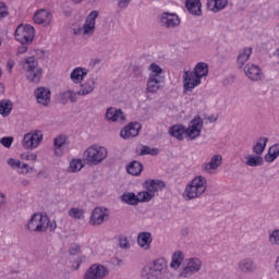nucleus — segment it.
Returning a JSON list of instances; mask_svg holds the SVG:
<instances>
[{
	"mask_svg": "<svg viewBox=\"0 0 279 279\" xmlns=\"http://www.w3.org/2000/svg\"><path fill=\"white\" fill-rule=\"evenodd\" d=\"M130 1H132V0H117L118 8H120L121 10H125V8H128V5H130Z\"/></svg>",
	"mask_w": 279,
	"mask_h": 279,
	"instance_id": "55",
	"label": "nucleus"
},
{
	"mask_svg": "<svg viewBox=\"0 0 279 279\" xmlns=\"http://www.w3.org/2000/svg\"><path fill=\"white\" fill-rule=\"evenodd\" d=\"M204 129V120L202 117L196 116L189 123V128H185L186 136L190 141H195L198 136H202V130Z\"/></svg>",
	"mask_w": 279,
	"mask_h": 279,
	"instance_id": "7",
	"label": "nucleus"
},
{
	"mask_svg": "<svg viewBox=\"0 0 279 279\" xmlns=\"http://www.w3.org/2000/svg\"><path fill=\"white\" fill-rule=\"evenodd\" d=\"M184 260V253L177 251L172 254V260L170 263L171 269H180L182 262Z\"/></svg>",
	"mask_w": 279,
	"mask_h": 279,
	"instance_id": "33",
	"label": "nucleus"
},
{
	"mask_svg": "<svg viewBox=\"0 0 279 279\" xmlns=\"http://www.w3.org/2000/svg\"><path fill=\"white\" fill-rule=\"evenodd\" d=\"M119 245L122 250H130V241H128V236L119 235Z\"/></svg>",
	"mask_w": 279,
	"mask_h": 279,
	"instance_id": "46",
	"label": "nucleus"
},
{
	"mask_svg": "<svg viewBox=\"0 0 279 279\" xmlns=\"http://www.w3.org/2000/svg\"><path fill=\"white\" fill-rule=\"evenodd\" d=\"M86 75H88V70L84 69V68H75L70 77L72 80V82H74V84H82V82H84V77H86Z\"/></svg>",
	"mask_w": 279,
	"mask_h": 279,
	"instance_id": "25",
	"label": "nucleus"
},
{
	"mask_svg": "<svg viewBox=\"0 0 279 279\" xmlns=\"http://www.w3.org/2000/svg\"><path fill=\"white\" fill-rule=\"evenodd\" d=\"M20 169H22V172L27 174L29 173V169L32 170L33 168H29V166L27 163H20Z\"/></svg>",
	"mask_w": 279,
	"mask_h": 279,
	"instance_id": "57",
	"label": "nucleus"
},
{
	"mask_svg": "<svg viewBox=\"0 0 279 279\" xmlns=\"http://www.w3.org/2000/svg\"><path fill=\"white\" fill-rule=\"evenodd\" d=\"M187 267L194 270V272L199 271V269H202V260H199V258H191L187 262Z\"/></svg>",
	"mask_w": 279,
	"mask_h": 279,
	"instance_id": "43",
	"label": "nucleus"
},
{
	"mask_svg": "<svg viewBox=\"0 0 279 279\" xmlns=\"http://www.w3.org/2000/svg\"><path fill=\"white\" fill-rule=\"evenodd\" d=\"M47 221H48L47 214H40V213L34 214L28 220L26 228L31 232H38V233L47 232Z\"/></svg>",
	"mask_w": 279,
	"mask_h": 279,
	"instance_id": "6",
	"label": "nucleus"
},
{
	"mask_svg": "<svg viewBox=\"0 0 279 279\" xmlns=\"http://www.w3.org/2000/svg\"><path fill=\"white\" fill-rule=\"evenodd\" d=\"M206 119L207 121H209V123H215L217 122L218 117H215L214 114H211V116H208Z\"/></svg>",
	"mask_w": 279,
	"mask_h": 279,
	"instance_id": "59",
	"label": "nucleus"
},
{
	"mask_svg": "<svg viewBox=\"0 0 279 279\" xmlns=\"http://www.w3.org/2000/svg\"><path fill=\"white\" fill-rule=\"evenodd\" d=\"M69 252L71 256H77V254L82 252V247L80 246V244H72Z\"/></svg>",
	"mask_w": 279,
	"mask_h": 279,
	"instance_id": "49",
	"label": "nucleus"
},
{
	"mask_svg": "<svg viewBox=\"0 0 279 279\" xmlns=\"http://www.w3.org/2000/svg\"><path fill=\"white\" fill-rule=\"evenodd\" d=\"M84 169V163L82 159H72L69 167L70 173H77V171H82Z\"/></svg>",
	"mask_w": 279,
	"mask_h": 279,
	"instance_id": "39",
	"label": "nucleus"
},
{
	"mask_svg": "<svg viewBox=\"0 0 279 279\" xmlns=\"http://www.w3.org/2000/svg\"><path fill=\"white\" fill-rule=\"evenodd\" d=\"M252 48H244L242 52L238 56V66L239 69H243L245 62L250 60V56H252Z\"/></svg>",
	"mask_w": 279,
	"mask_h": 279,
	"instance_id": "34",
	"label": "nucleus"
},
{
	"mask_svg": "<svg viewBox=\"0 0 279 279\" xmlns=\"http://www.w3.org/2000/svg\"><path fill=\"white\" fill-rule=\"evenodd\" d=\"M106 119L116 123V121H125V114H123V110L110 107L107 109Z\"/></svg>",
	"mask_w": 279,
	"mask_h": 279,
	"instance_id": "20",
	"label": "nucleus"
},
{
	"mask_svg": "<svg viewBox=\"0 0 279 279\" xmlns=\"http://www.w3.org/2000/svg\"><path fill=\"white\" fill-rule=\"evenodd\" d=\"M165 86V78H158L156 76H149L147 81V92L158 93L160 88Z\"/></svg>",
	"mask_w": 279,
	"mask_h": 279,
	"instance_id": "22",
	"label": "nucleus"
},
{
	"mask_svg": "<svg viewBox=\"0 0 279 279\" xmlns=\"http://www.w3.org/2000/svg\"><path fill=\"white\" fill-rule=\"evenodd\" d=\"M167 269H169V263L165 257H159L143 268L142 277L145 279H162Z\"/></svg>",
	"mask_w": 279,
	"mask_h": 279,
	"instance_id": "1",
	"label": "nucleus"
},
{
	"mask_svg": "<svg viewBox=\"0 0 279 279\" xmlns=\"http://www.w3.org/2000/svg\"><path fill=\"white\" fill-rule=\"evenodd\" d=\"M194 75H196L199 80H202L203 77H206V75H208V64L205 62H198L195 68L194 71H192Z\"/></svg>",
	"mask_w": 279,
	"mask_h": 279,
	"instance_id": "31",
	"label": "nucleus"
},
{
	"mask_svg": "<svg viewBox=\"0 0 279 279\" xmlns=\"http://www.w3.org/2000/svg\"><path fill=\"white\" fill-rule=\"evenodd\" d=\"M1 206H5V195L0 193V208Z\"/></svg>",
	"mask_w": 279,
	"mask_h": 279,
	"instance_id": "60",
	"label": "nucleus"
},
{
	"mask_svg": "<svg viewBox=\"0 0 279 279\" xmlns=\"http://www.w3.org/2000/svg\"><path fill=\"white\" fill-rule=\"evenodd\" d=\"M7 66H8L9 71H12V69H14V61L9 60V61L7 62Z\"/></svg>",
	"mask_w": 279,
	"mask_h": 279,
	"instance_id": "61",
	"label": "nucleus"
},
{
	"mask_svg": "<svg viewBox=\"0 0 279 279\" xmlns=\"http://www.w3.org/2000/svg\"><path fill=\"white\" fill-rule=\"evenodd\" d=\"M84 209H80L77 207H72L69 209V216L72 219H84Z\"/></svg>",
	"mask_w": 279,
	"mask_h": 279,
	"instance_id": "41",
	"label": "nucleus"
},
{
	"mask_svg": "<svg viewBox=\"0 0 279 279\" xmlns=\"http://www.w3.org/2000/svg\"><path fill=\"white\" fill-rule=\"evenodd\" d=\"M246 167H263L265 159L260 155L252 154L244 157Z\"/></svg>",
	"mask_w": 279,
	"mask_h": 279,
	"instance_id": "24",
	"label": "nucleus"
},
{
	"mask_svg": "<svg viewBox=\"0 0 279 279\" xmlns=\"http://www.w3.org/2000/svg\"><path fill=\"white\" fill-rule=\"evenodd\" d=\"M149 70V77L165 78V76H162L163 70L157 63H151Z\"/></svg>",
	"mask_w": 279,
	"mask_h": 279,
	"instance_id": "38",
	"label": "nucleus"
},
{
	"mask_svg": "<svg viewBox=\"0 0 279 279\" xmlns=\"http://www.w3.org/2000/svg\"><path fill=\"white\" fill-rule=\"evenodd\" d=\"M142 125L140 122H131L126 125L121 132V138H134V136H138V132H141Z\"/></svg>",
	"mask_w": 279,
	"mask_h": 279,
	"instance_id": "16",
	"label": "nucleus"
},
{
	"mask_svg": "<svg viewBox=\"0 0 279 279\" xmlns=\"http://www.w3.org/2000/svg\"><path fill=\"white\" fill-rule=\"evenodd\" d=\"M160 25L166 29H173L180 25V16L175 13L163 12L160 15Z\"/></svg>",
	"mask_w": 279,
	"mask_h": 279,
	"instance_id": "11",
	"label": "nucleus"
},
{
	"mask_svg": "<svg viewBox=\"0 0 279 279\" xmlns=\"http://www.w3.org/2000/svg\"><path fill=\"white\" fill-rule=\"evenodd\" d=\"M202 84V80L194 74L193 71H184L183 74V93H191L193 88L199 86Z\"/></svg>",
	"mask_w": 279,
	"mask_h": 279,
	"instance_id": "9",
	"label": "nucleus"
},
{
	"mask_svg": "<svg viewBox=\"0 0 279 279\" xmlns=\"http://www.w3.org/2000/svg\"><path fill=\"white\" fill-rule=\"evenodd\" d=\"M0 77H1V68H0ZM5 93V87H3V84L0 83V95H3Z\"/></svg>",
	"mask_w": 279,
	"mask_h": 279,
	"instance_id": "62",
	"label": "nucleus"
},
{
	"mask_svg": "<svg viewBox=\"0 0 279 279\" xmlns=\"http://www.w3.org/2000/svg\"><path fill=\"white\" fill-rule=\"evenodd\" d=\"M207 10H210L211 12H218L217 10V0H207Z\"/></svg>",
	"mask_w": 279,
	"mask_h": 279,
	"instance_id": "53",
	"label": "nucleus"
},
{
	"mask_svg": "<svg viewBox=\"0 0 279 279\" xmlns=\"http://www.w3.org/2000/svg\"><path fill=\"white\" fill-rule=\"evenodd\" d=\"M126 171L130 175H141L143 173V163L134 160L126 166Z\"/></svg>",
	"mask_w": 279,
	"mask_h": 279,
	"instance_id": "30",
	"label": "nucleus"
},
{
	"mask_svg": "<svg viewBox=\"0 0 279 279\" xmlns=\"http://www.w3.org/2000/svg\"><path fill=\"white\" fill-rule=\"evenodd\" d=\"M244 73L246 75V77H248V80H251L252 82H260V80H263L264 74H263V70L253 63H247L244 66Z\"/></svg>",
	"mask_w": 279,
	"mask_h": 279,
	"instance_id": "14",
	"label": "nucleus"
},
{
	"mask_svg": "<svg viewBox=\"0 0 279 279\" xmlns=\"http://www.w3.org/2000/svg\"><path fill=\"white\" fill-rule=\"evenodd\" d=\"M35 97L38 104L41 106H47L51 104V90L46 87H38L35 90Z\"/></svg>",
	"mask_w": 279,
	"mask_h": 279,
	"instance_id": "18",
	"label": "nucleus"
},
{
	"mask_svg": "<svg viewBox=\"0 0 279 279\" xmlns=\"http://www.w3.org/2000/svg\"><path fill=\"white\" fill-rule=\"evenodd\" d=\"M193 274H195V271L193 269H191L187 265L181 271L182 278H191V276H193Z\"/></svg>",
	"mask_w": 279,
	"mask_h": 279,
	"instance_id": "50",
	"label": "nucleus"
},
{
	"mask_svg": "<svg viewBox=\"0 0 279 279\" xmlns=\"http://www.w3.org/2000/svg\"><path fill=\"white\" fill-rule=\"evenodd\" d=\"M108 276V268L104 265L94 264L85 272L84 279H105Z\"/></svg>",
	"mask_w": 279,
	"mask_h": 279,
	"instance_id": "10",
	"label": "nucleus"
},
{
	"mask_svg": "<svg viewBox=\"0 0 279 279\" xmlns=\"http://www.w3.org/2000/svg\"><path fill=\"white\" fill-rule=\"evenodd\" d=\"M138 204H145L154 199V194L149 191H143L137 194Z\"/></svg>",
	"mask_w": 279,
	"mask_h": 279,
	"instance_id": "40",
	"label": "nucleus"
},
{
	"mask_svg": "<svg viewBox=\"0 0 279 279\" xmlns=\"http://www.w3.org/2000/svg\"><path fill=\"white\" fill-rule=\"evenodd\" d=\"M121 202L129 206H138V196L134 192H126L121 195Z\"/></svg>",
	"mask_w": 279,
	"mask_h": 279,
	"instance_id": "28",
	"label": "nucleus"
},
{
	"mask_svg": "<svg viewBox=\"0 0 279 279\" xmlns=\"http://www.w3.org/2000/svg\"><path fill=\"white\" fill-rule=\"evenodd\" d=\"M108 158V149L101 146H90L83 153V160L87 165L97 166L99 162H104Z\"/></svg>",
	"mask_w": 279,
	"mask_h": 279,
	"instance_id": "4",
	"label": "nucleus"
},
{
	"mask_svg": "<svg viewBox=\"0 0 279 279\" xmlns=\"http://www.w3.org/2000/svg\"><path fill=\"white\" fill-rule=\"evenodd\" d=\"M169 134L178 141H184V134L186 136V126L183 124H175L170 128Z\"/></svg>",
	"mask_w": 279,
	"mask_h": 279,
	"instance_id": "26",
	"label": "nucleus"
},
{
	"mask_svg": "<svg viewBox=\"0 0 279 279\" xmlns=\"http://www.w3.org/2000/svg\"><path fill=\"white\" fill-rule=\"evenodd\" d=\"M269 243H271V245H279V229L274 230L269 234Z\"/></svg>",
	"mask_w": 279,
	"mask_h": 279,
	"instance_id": "45",
	"label": "nucleus"
},
{
	"mask_svg": "<svg viewBox=\"0 0 279 279\" xmlns=\"http://www.w3.org/2000/svg\"><path fill=\"white\" fill-rule=\"evenodd\" d=\"M10 12H8V7L5 5V2H0V21H3V19L8 17Z\"/></svg>",
	"mask_w": 279,
	"mask_h": 279,
	"instance_id": "48",
	"label": "nucleus"
},
{
	"mask_svg": "<svg viewBox=\"0 0 279 279\" xmlns=\"http://www.w3.org/2000/svg\"><path fill=\"white\" fill-rule=\"evenodd\" d=\"M279 156V144L272 145L265 155L266 162H274Z\"/></svg>",
	"mask_w": 279,
	"mask_h": 279,
	"instance_id": "35",
	"label": "nucleus"
},
{
	"mask_svg": "<svg viewBox=\"0 0 279 279\" xmlns=\"http://www.w3.org/2000/svg\"><path fill=\"white\" fill-rule=\"evenodd\" d=\"M208 180L204 175L195 177L185 187L184 197L186 201L197 199L206 193Z\"/></svg>",
	"mask_w": 279,
	"mask_h": 279,
	"instance_id": "2",
	"label": "nucleus"
},
{
	"mask_svg": "<svg viewBox=\"0 0 279 279\" xmlns=\"http://www.w3.org/2000/svg\"><path fill=\"white\" fill-rule=\"evenodd\" d=\"M8 165L12 167V169H21V160L19 159L10 158Z\"/></svg>",
	"mask_w": 279,
	"mask_h": 279,
	"instance_id": "52",
	"label": "nucleus"
},
{
	"mask_svg": "<svg viewBox=\"0 0 279 279\" xmlns=\"http://www.w3.org/2000/svg\"><path fill=\"white\" fill-rule=\"evenodd\" d=\"M81 264H82V260H77L76 266H73L74 271H77V269H80Z\"/></svg>",
	"mask_w": 279,
	"mask_h": 279,
	"instance_id": "63",
	"label": "nucleus"
},
{
	"mask_svg": "<svg viewBox=\"0 0 279 279\" xmlns=\"http://www.w3.org/2000/svg\"><path fill=\"white\" fill-rule=\"evenodd\" d=\"M25 160H31L32 162H36V160H38V156H36L35 154H29V155H25Z\"/></svg>",
	"mask_w": 279,
	"mask_h": 279,
	"instance_id": "58",
	"label": "nucleus"
},
{
	"mask_svg": "<svg viewBox=\"0 0 279 279\" xmlns=\"http://www.w3.org/2000/svg\"><path fill=\"white\" fill-rule=\"evenodd\" d=\"M238 269L242 274H254L256 271V263L250 257L243 258L238 263Z\"/></svg>",
	"mask_w": 279,
	"mask_h": 279,
	"instance_id": "19",
	"label": "nucleus"
},
{
	"mask_svg": "<svg viewBox=\"0 0 279 279\" xmlns=\"http://www.w3.org/2000/svg\"><path fill=\"white\" fill-rule=\"evenodd\" d=\"M267 143H269V138L260 137L259 141L253 146V154L263 156V153L267 147Z\"/></svg>",
	"mask_w": 279,
	"mask_h": 279,
	"instance_id": "32",
	"label": "nucleus"
},
{
	"mask_svg": "<svg viewBox=\"0 0 279 279\" xmlns=\"http://www.w3.org/2000/svg\"><path fill=\"white\" fill-rule=\"evenodd\" d=\"M0 143L3 147H5L7 149H10L12 147V143H14V137L9 136V137H2L0 140Z\"/></svg>",
	"mask_w": 279,
	"mask_h": 279,
	"instance_id": "47",
	"label": "nucleus"
},
{
	"mask_svg": "<svg viewBox=\"0 0 279 279\" xmlns=\"http://www.w3.org/2000/svg\"><path fill=\"white\" fill-rule=\"evenodd\" d=\"M185 8L193 16H202V0H186Z\"/></svg>",
	"mask_w": 279,
	"mask_h": 279,
	"instance_id": "21",
	"label": "nucleus"
},
{
	"mask_svg": "<svg viewBox=\"0 0 279 279\" xmlns=\"http://www.w3.org/2000/svg\"><path fill=\"white\" fill-rule=\"evenodd\" d=\"M144 186L146 191H149L154 195V197H156V193H158V191L167 189V184L165 183V181L154 179L146 180L144 182Z\"/></svg>",
	"mask_w": 279,
	"mask_h": 279,
	"instance_id": "17",
	"label": "nucleus"
},
{
	"mask_svg": "<svg viewBox=\"0 0 279 279\" xmlns=\"http://www.w3.org/2000/svg\"><path fill=\"white\" fill-rule=\"evenodd\" d=\"M228 5V0H216V8L218 12H221Z\"/></svg>",
	"mask_w": 279,
	"mask_h": 279,
	"instance_id": "54",
	"label": "nucleus"
},
{
	"mask_svg": "<svg viewBox=\"0 0 279 279\" xmlns=\"http://www.w3.org/2000/svg\"><path fill=\"white\" fill-rule=\"evenodd\" d=\"M56 228H58V225L56 223V220H50L48 217V221L46 225V230H49V232H56Z\"/></svg>",
	"mask_w": 279,
	"mask_h": 279,
	"instance_id": "51",
	"label": "nucleus"
},
{
	"mask_svg": "<svg viewBox=\"0 0 279 279\" xmlns=\"http://www.w3.org/2000/svg\"><path fill=\"white\" fill-rule=\"evenodd\" d=\"M160 150L158 148H149V146H142L140 156H158Z\"/></svg>",
	"mask_w": 279,
	"mask_h": 279,
	"instance_id": "42",
	"label": "nucleus"
},
{
	"mask_svg": "<svg viewBox=\"0 0 279 279\" xmlns=\"http://www.w3.org/2000/svg\"><path fill=\"white\" fill-rule=\"evenodd\" d=\"M23 69L26 71V80L33 84H38L43 80V68L38 66V61L35 57H28L23 62Z\"/></svg>",
	"mask_w": 279,
	"mask_h": 279,
	"instance_id": "3",
	"label": "nucleus"
},
{
	"mask_svg": "<svg viewBox=\"0 0 279 279\" xmlns=\"http://www.w3.org/2000/svg\"><path fill=\"white\" fill-rule=\"evenodd\" d=\"M151 233L142 232L137 236V243L141 247H145V250H149V245H151Z\"/></svg>",
	"mask_w": 279,
	"mask_h": 279,
	"instance_id": "29",
	"label": "nucleus"
},
{
	"mask_svg": "<svg viewBox=\"0 0 279 279\" xmlns=\"http://www.w3.org/2000/svg\"><path fill=\"white\" fill-rule=\"evenodd\" d=\"M29 44H22V46H20L19 48H17V56H21V54H23V53H27V46H28Z\"/></svg>",
	"mask_w": 279,
	"mask_h": 279,
	"instance_id": "56",
	"label": "nucleus"
},
{
	"mask_svg": "<svg viewBox=\"0 0 279 279\" xmlns=\"http://www.w3.org/2000/svg\"><path fill=\"white\" fill-rule=\"evenodd\" d=\"M77 93H75L74 90L72 89H69L64 93H61V101L62 104H66L69 99V101H71V104H77Z\"/></svg>",
	"mask_w": 279,
	"mask_h": 279,
	"instance_id": "36",
	"label": "nucleus"
},
{
	"mask_svg": "<svg viewBox=\"0 0 279 279\" xmlns=\"http://www.w3.org/2000/svg\"><path fill=\"white\" fill-rule=\"evenodd\" d=\"M34 22L37 23V25H43V23L49 25V23H51V13L45 9H40L35 13Z\"/></svg>",
	"mask_w": 279,
	"mask_h": 279,
	"instance_id": "23",
	"label": "nucleus"
},
{
	"mask_svg": "<svg viewBox=\"0 0 279 279\" xmlns=\"http://www.w3.org/2000/svg\"><path fill=\"white\" fill-rule=\"evenodd\" d=\"M10 112H12V100L3 99L0 101V114L2 117H10Z\"/></svg>",
	"mask_w": 279,
	"mask_h": 279,
	"instance_id": "37",
	"label": "nucleus"
},
{
	"mask_svg": "<svg viewBox=\"0 0 279 279\" xmlns=\"http://www.w3.org/2000/svg\"><path fill=\"white\" fill-rule=\"evenodd\" d=\"M35 36L36 31L29 24H20L15 29V40H17V43L21 45H32Z\"/></svg>",
	"mask_w": 279,
	"mask_h": 279,
	"instance_id": "5",
	"label": "nucleus"
},
{
	"mask_svg": "<svg viewBox=\"0 0 279 279\" xmlns=\"http://www.w3.org/2000/svg\"><path fill=\"white\" fill-rule=\"evenodd\" d=\"M108 219V209L105 207H96L90 215L89 223L92 226H101Z\"/></svg>",
	"mask_w": 279,
	"mask_h": 279,
	"instance_id": "13",
	"label": "nucleus"
},
{
	"mask_svg": "<svg viewBox=\"0 0 279 279\" xmlns=\"http://www.w3.org/2000/svg\"><path fill=\"white\" fill-rule=\"evenodd\" d=\"M64 145H66V136L65 135H58L57 137H54L53 146L56 147V149H62V147H64Z\"/></svg>",
	"mask_w": 279,
	"mask_h": 279,
	"instance_id": "44",
	"label": "nucleus"
},
{
	"mask_svg": "<svg viewBox=\"0 0 279 279\" xmlns=\"http://www.w3.org/2000/svg\"><path fill=\"white\" fill-rule=\"evenodd\" d=\"M95 90V78L87 81L81 85V89L77 92V95L84 97L86 95H90Z\"/></svg>",
	"mask_w": 279,
	"mask_h": 279,
	"instance_id": "27",
	"label": "nucleus"
},
{
	"mask_svg": "<svg viewBox=\"0 0 279 279\" xmlns=\"http://www.w3.org/2000/svg\"><path fill=\"white\" fill-rule=\"evenodd\" d=\"M99 16V11L94 10L92 11L82 27L84 36H93L95 34V23L97 21V17Z\"/></svg>",
	"mask_w": 279,
	"mask_h": 279,
	"instance_id": "12",
	"label": "nucleus"
},
{
	"mask_svg": "<svg viewBox=\"0 0 279 279\" xmlns=\"http://www.w3.org/2000/svg\"><path fill=\"white\" fill-rule=\"evenodd\" d=\"M40 143H43V133L40 131L26 133L22 141V147L24 149H36Z\"/></svg>",
	"mask_w": 279,
	"mask_h": 279,
	"instance_id": "8",
	"label": "nucleus"
},
{
	"mask_svg": "<svg viewBox=\"0 0 279 279\" xmlns=\"http://www.w3.org/2000/svg\"><path fill=\"white\" fill-rule=\"evenodd\" d=\"M83 29L82 28H77V29H74V34L77 36L80 34H82Z\"/></svg>",
	"mask_w": 279,
	"mask_h": 279,
	"instance_id": "64",
	"label": "nucleus"
},
{
	"mask_svg": "<svg viewBox=\"0 0 279 279\" xmlns=\"http://www.w3.org/2000/svg\"><path fill=\"white\" fill-rule=\"evenodd\" d=\"M222 163L223 157L221 155H214L208 162L202 165V170L205 171V173H213L217 171Z\"/></svg>",
	"mask_w": 279,
	"mask_h": 279,
	"instance_id": "15",
	"label": "nucleus"
}]
</instances>
